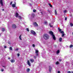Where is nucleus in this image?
Instances as JSON below:
<instances>
[{
  "instance_id": "obj_1",
  "label": "nucleus",
  "mask_w": 73,
  "mask_h": 73,
  "mask_svg": "<svg viewBox=\"0 0 73 73\" xmlns=\"http://www.w3.org/2000/svg\"><path fill=\"white\" fill-rule=\"evenodd\" d=\"M49 34H50L52 36V37L54 40H56V37L55 36H54V35H53V33L52 31H50L49 32Z\"/></svg>"
},
{
  "instance_id": "obj_39",
  "label": "nucleus",
  "mask_w": 73,
  "mask_h": 73,
  "mask_svg": "<svg viewBox=\"0 0 73 73\" xmlns=\"http://www.w3.org/2000/svg\"><path fill=\"white\" fill-rule=\"evenodd\" d=\"M44 24H46V21L44 22Z\"/></svg>"
},
{
  "instance_id": "obj_50",
  "label": "nucleus",
  "mask_w": 73,
  "mask_h": 73,
  "mask_svg": "<svg viewBox=\"0 0 73 73\" xmlns=\"http://www.w3.org/2000/svg\"><path fill=\"white\" fill-rule=\"evenodd\" d=\"M2 11H4V9H2Z\"/></svg>"
},
{
  "instance_id": "obj_38",
  "label": "nucleus",
  "mask_w": 73,
  "mask_h": 73,
  "mask_svg": "<svg viewBox=\"0 0 73 73\" xmlns=\"http://www.w3.org/2000/svg\"><path fill=\"white\" fill-rule=\"evenodd\" d=\"M67 73H71V72L70 71H68Z\"/></svg>"
},
{
  "instance_id": "obj_10",
  "label": "nucleus",
  "mask_w": 73,
  "mask_h": 73,
  "mask_svg": "<svg viewBox=\"0 0 73 73\" xmlns=\"http://www.w3.org/2000/svg\"><path fill=\"white\" fill-rule=\"evenodd\" d=\"M30 60V61L31 62H34V61H35V60H34L32 59H31Z\"/></svg>"
},
{
  "instance_id": "obj_47",
  "label": "nucleus",
  "mask_w": 73,
  "mask_h": 73,
  "mask_svg": "<svg viewBox=\"0 0 73 73\" xmlns=\"http://www.w3.org/2000/svg\"><path fill=\"white\" fill-rule=\"evenodd\" d=\"M50 27H52V26L50 25Z\"/></svg>"
},
{
  "instance_id": "obj_29",
  "label": "nucleus",
  "mask_w": 73,
  "mask_h": 73,
  "mask_svg": "<svg viewBox=\"0 0 73 73\" xmlns=\"http://www.w3.org/2000/svg\"><path fill=\"white\" fill-rule=\"evenodd\" d=\"M64 35H65V34H62V37H64Z\"/></svg>"
},
{
  "instance_id": "obj_11",
  "label": "nucleus",
  "mask_w": 73,
  "mask_h": 73,
  "mask_svg": "<svg viewBox=\"0 0 73 73\" xmlns=\"http://www.w3.org/2000/svg\"><path fill=\"white\" fill-rule=\"evenodd\" d=\"M27 64L29 66H31V63L29 60H27Z\"/></svg>"
},
{
  "instance_id": "obj_8",
  "label": "nucleus",
  "mask_w": 73,
  "mask_h": 73,
  "mask_svg": "<svg viewBox=\"0 0 73 73\" xmlns=\"http://www.w3.org/2000/svg\"><path fill=\"white\" fill-rule=\"evenodd\" d=\"M12 7L13 8H15L16 7V3H15V4H13L12 5Z\"/></svg>"
},
{
  "instance_id": "obj_52",
  "label": "nucleus",
  "mask_w": 73,
  "mask_h": 73,
  "mask_svg": "<svg viewBox=\"0 0 73 73\" xmlns=\"http://www.w3.org/2000/svg\"><path fill=\"white\" fill-rule=\"evenodd\" d=\"M71 73H73V72H71Z\"/></svg>"
},
{
  "instance_id": "obj_33",
  "label": "nucleus",
  "mask_w": 73,
  "mask_h": 73,
  "mask_svg": "<svg viewBox=\"0 0 73 73\" xmlns=\"http://www.w3.org/2000/svg\"><path fill=\"white\" fill-rule=\"evenodd\" d=\"M17 56L18 57H19L20 56V54H17Z\"/></svg>"
},
{
  "instance_id": "obj_18",
  "label": "nucleus",
  "mask_w": 73,
  "mask_h": 73,
  "mask_svg": "<svg viewBox=\"0 0 73 73\" xmlns=\"http://www.w3.org/2000/svg\"><path fill=\"white\" fill-rule=\"evenodd\" d=\"M36 51H35V53H38V50H35Z\"/></svg>"
},
{
  "instance_id": "obj_22",
  "label": "nucleus",
  "mask_w": 73,
  "mask_h": 73,
  "mask_svg": "<svg viewBox=\"0 0 73 73\" xmlns=\"http://www.w3.org/2000/svg\"><path fill=\"white\" fill-rule=\"evenodd\" d=\"M49 6H50V7H52V5H51V4L49 3Z\"/></svg>"
},
{
  "instance_id": "obj_25",
  "label": "nucleus",
  "mask_w": 73,
  "mask_h": 73,
  "mask_svg": "<svg viewBox=\"0 0 73 73\" xmlns=\"http://www.w3.org/2000/svg\"><path fill=\"white\" fill-rule=\"evenodd\" d=\"M58 30L59 31H61V29H60V28H58Z\"/></svg>"
},
{
  "instance_id": "obj_41",
  "label": "nucleus",
  "mask_w": 73,
  "mask_h": 73,
  "mask_svg": "<svg viewBox=\"0 0 73 73\" xmlns=\"http://www.w3.org/2000/svg\"><path fill=\"white\" fill-rule=\"evenodd\" d=\"M33 47H35V44H33Z\"/></svg>"
},
{
  "instance_id": "obj_9",
  "label": "nucleus",
  "mask_w": 73,
  "mask_h": 73,
  "mask_svg": "<svg viewBox=\"0 0 73 73\" xmlns=\"http://www.w3.org/2000/svg\"><path fill=\"white\" fill-rule=\"evenodd\" d=\"M16 28V26L15 25H13V28L14 29Z\"/></svg>"
},
{
  "instance_id": "obj_3",
  "label": "nucleus",
  "mask_w": 73,
  "mask_h": 73,
  "mask_svg": "<svg viewBox=\"0 0 73 73\" xmlns=\"http://www.w3.org/2000/svg\"><path fill=\"white\" fill-rule=\"evenodd\" d=\"M31 32L33 35H35L36 34V32L33 30H31Z\"/></svg>"
},
{
  "instance_id": "obj_7",
  "label": "nucleus",
  "mask_w": 73,
  "mask_h": 73,
  "mask_svg": "<svg viewBox=\"0 0 73 73\" xmlns=\"http://www.w3.org/2000/svg\"><path fill=\"white\" fill-rule=\"evenodd\" d=\"M15 59H11V62H12V63H13V62H15Z\"/></svg>"
},
{
  "instance_id": "obj_42",
  "label": "nucleus",
  "mask_w": 73,
  "mask_h": 73,
  "mask_svg": "<svg viewBox=\"0 0 73 73\" xmlns=\"http://www.w3.org/2000/svg\"><path fill=\"white\" fill-rule=\"evenodd\" d=\"M4 48H7V46H4Z\"/></svg>"
},
{
  "instance_id": "obj_13",
  "label": "nucleus",
  "mask_w": 73,
  "mask_h": 73,
  "mask_svg": "<svg viewBox=\"0 0 73 73\" xmlns=\"http://www.w3.org/2000/svg\"><path fill=\"white\" fill-rule=\"evenodd\" d=\"M62 38H60L59 39V42H61V41H62Z\"/></svg>"
},
{
  "instance_id": "obj_49",
  "label": "nucleus",
  "mask_w": 73,
  "mask_h": 73,
  "mask_svg": "<svg viewBox=\"0 0 73 73\" xmlns=\"http://www.w3.org/2000/svg\"><path fill=\"white\" fill-rule=\"evenodd\" d=\"M8 59H9V60H10V59H11V58H8Z\"/></svg>"
},
{
  "instance_id": "obj_12",
  "label": "nucleus",
  "mask_w": 73,
  "mask_h": 73,
  "mask_svg": "<svg viewBox=\"0 0 73 73\" xmlns=\"http://www.w3.org/2000/svg\"><path fill=\"white\" fill-rule=\"evenodd\" d=\"M52 67H50V68H49V72H51V70H52Z\"/></svg>"
},
{
  "instance_id": "obj_4",
  "label": "nucleus",
  "mask_w": 73,
  "mask_h": 73,
  "mask_svg": "<svg viewBox=\"0 0 73 73\" xmlns=\"http://www.w3.org/2000/svg\"><path fill=\"white\" fill-rule=\"evenodd\" d=\"M15 15L16 17H18L19 16V13H16L15 14Z\"/></svg>"
},
{
  "instance_id": "obj_16",
  "label": "nucleus",
  "mask_w": 73,
  "mask_h": 73,
  "mask_svg": "<svg viewBox=\"0 0 73 73\" xmlns=\"http://www.w3.org/2000/svg\"><path fill=\"white\" fill-rule=\"evenodd\" d=\"M70 27H72V26H73V23H70Z\"/></svg>"
},
{
  "instance_id": "obj_6",
  "label": "nucleus",
  "mask_w": 73,
  "mask_h": 73,
  "mask_svg": "<svg viewBox=\"0 0 73 73\" xmlns=\"http://www.w3.org/2000/svg\"><path fill=\"white\" fill-rule=\"evenodd\" d=\"M33 24L34 26H35V27H38V25L37 24V23L36 22H35L33 23Z\"/></svg>"
},
{
  "instance_id": "obj_5",
  "label": "nucleus",
  "mask_w": 73,
  "mask_h": 73,
  "mask_svg": "<svg viewBox=\"0 0 73 73\" xmlns=\"http://www.w3.org/2000/svg\"><path fill=\"white\" fill-rule=\"evenodd\" d=\"M0 3L1 6H3V0H0Z\"/></svg>"
},
{
  "instance_id": "obj_31",
  "label": "nucleus",
  "mask_w": 73,
  "mask_h": 73,
  "mask_svg": "<svg viewBox=\"0 0 73 73\" xmlns=\"http://www.w3.org/2000/svg\"><path fill=\"white\" fill-rule=\"evenodd\" d=\"M1 72H4V69H1Z\"/></svg>"
},
{
  "instance_id": "obj_35",
  "label": "nucleus",
  "mask_w": 73,
  "mask_h": 73,
  "mask_svg": "<svg viewBox=\"0 0 73 73\" xmlns=\"http://www.w3.org/2000/svg\"><path fill=\"white\" fill-rule=\"evenodd\" d=\"M60 33H64V31H60Z\"/></svg>"
},
{
  "instance_id": "obj_2",
  "label": "nucleus",
  "mask_w": 73,
  "mask_h": 73,
  "mask_svg": "<svg viewBox=\"0 0 73 73\" xmlns=\"http://www.w3.org/2000/svg\"><path fill=\"white\" fill-rule=\"evenodd\" d=\"M43 37L45 40H48L49 38V35L48 34H45L43 35Z\"/></svg>"
},
{
  "instance_id": "obj_46",
  "label": "nucleus",
  "mask_w": 73,
  "mask_h": 73,
  "mask_svg": "<svg viewBox=\"0 0 73 73\" xmlns=\"http://www.w3.org/2000/svg\"><path fill=\"white\" fill-rule=\"evenodd\" d=\"M8 43L9 44H11L10 42H8Z\"/></svg>"
},
{
  "instance_id": "obj_23",
  "label": "nucleus",
  "mask_w": 73,
  "mask_h": 73,
  "mask_svg": "<svg viewBox=\"0 0 73 73\" xmlns=\"http://www.w3.org/2000/svg\"><path fill=\"white\" fill-rule=\"evenodd\" d=\"M56 65H58V64H59V62L57 61L56 63Z\"/></svg>"
},
{
  "instance_id": "obj_55",
  "label": "nucleus",
  "mask_w": 73,
  "mask_h": 73,
  "mask_svg": "<svg viewBox=\"0 0 73 73\" xmlns=\"http://www.w3.org/2000/svg\"><path fill=\"white\" fill-rule=\"evenodd\" d=\"M72 62H73V60L72 61Z\"/></svg>"
},
{
  "instance_id": "obj_43",
  "label": "nucleus",
  "mask_w": 73,
  "mask_h": 73,
  "mask_svg": "<svg viewBox=\"0 0 73 73\" xmlns=\"http://www.w3.org/2000/svg\"><path fill=\"white\" fill-rule=\"evenodd\" d=\"M67 20V18L65 17V20Z\"/></svg>"
},
{
  "instance_id": "obj_51",
  "label": "nucleus",
  "mask_w": 73,
  "mask_h": 73,
  "mask_svg": "<svg viewBox=\"0 0 73 73\" xmlns=\"http://www.w3.org/2000/svg\"><path fill=\"white\" fill-rule=\"evenodd\" d=\"M3 67L4 68H5V66H3Z\"/></svg>"
},
{
  "instance_id": "obj_20",
  "label": "nucleus",
  "mask_w": 73,
  "mask_h": 73,
  "mask_svg": "<svg viewBox=\"0 0 73 73\" xmlns=\"http://www.w3.org/2000/svg\"><path fill=\"white\" fill-rule=\"evenodd\" d=\"M2 31H3V32H4V31H5V29H4V28H3L2 29Z\"/></svg>"
},
{
  "instance_id": "obj_54",
  "label": "nucleus",
  "mask_w": 73,
  "mask_h": 73,
  "mask_svg": "<svg viewBox=\"0 0 73 73\" xmlns=\"http://www.w3.org/2000/svg\"><path fill=\"white\" fill-rule=\"evenodd\" d=\"M67 46V47H68V46Z\"/></svg>"
},
{
  "instance_id": "obj_32",
  "label": "nucleus",
  "mask_w": 73,
  "mask_h": 73,
  "mask_svg": "<svg viewBox=\"0 0 73 73\" xmlns=\"http://www.w3.org/2000/svg\"><path fill=\"white\" fill-rule=\"evenodd\" d=\"M36 11V10L35 9H34L33 10V11L34 12H35Z\"/></svg>"
},
{
  "instance_id": "obj_15",
  "label": "nucleus",
  "mask_w": 73,
  "mask_h": 73,
  "mask_svg": "<svg viewBox=\"0 0 73 73\" xmlns=\"http://www.w3.org/2000/svg\"><path fill=\"white\" fill-rule=\"evenodd\" d=\"M60 53V50H58L56 52V54H58Z\"/></svg>"
},
{
  "instance_id": "obj_48",
  "label": "nucleus",
  "mask_w": 73,
  "mask_h": 73,
  "mask_svg": "<svg viewBox=\"0 0 73 73\" xmlns=\"http://www.w3.org/2000/svg\"><path fill=\"white\" fill-rule=\"evenodd\" d=\"M34 58H36V57L35 56H34Z\"/></svg>"
},
{
  "instance_id": "obj_27",
  "label": "nucleus",
  "mask_w": 73,
  "mask_h": 73,
  "mask_svg": "<svg viewBox=\"0 0 73 73\" xmlns=\"http://www.w3.org/2000/svg\"><path fill=\"white\" fill-rule=\"evenodd\" d=\"M32 16L33 17H34L35 16V14H33L32 15Z\"/></svg>"
},
{
  "instance_id": "obj_37",
  "label": "nucleus",
  "mask_w": 73,
  "mask_h": 73,
  "mask_svg": "<svg viewBox=\"0 0 73 73\" xmlns=\"http://www.w3.org/2000/svg\"><path fill=\"white\" fill-rule=\"evenodd\" d=\"M26 30L28 32H29V29H26Z\"/></svg>"
},
{
  "instance_id": "obj_40",
  "label": "nucleus",
  "mask_w": 73,
  "mask_h": 73,
  "mask_svg": "<svg viewBox=\"0 0 73 73\" xmlns=\"http://www.w3.org/2000/svg\"><path fill=\"white\" fill-rule=\"evenodd\" d=\"M66 10H64V13H66Z\"/></svg>"
},
{
  "instance_id": "obj_21",
  "label": "nucleus",
  "mask_w": 73,
  "mask_h": 73,
  "mask_svg": "<svg viewBox=\"0 0 73 73\" xmlns=\"http://www.w3.org/2000/svg\"><path fill=\"white\" fill-rule=\"evenodd\" d=\"M55 13L56 15H57V11H56V10H55Z\"/></svg>"
},
{
  "instance_id": "obj_28",
  "label": "nucleus",
  "mask_w": 73,
  "mask_h": 73,
  "mask_svg": "<svg viewBox=\"0 0 73 73\" xmlns=\"http://www.w3.org/2000/svg\"><path fill=\"white\" fill-rule=\"evenodd\" d=\"M18 17L20 19H21L22 18H21V16H19V17Z\"/></svg>"
},
{
  "instance_id": "obj_44",
  "label": "nucleus",
  "mask_w": 73,
  "mask_h": 73,
  "mask_svg": "<svg viewBox=\"0 0 73 73\" xmlns=\"http://www.w3.org/2000/svg\"><path fill=\"white\" fill-rule=\"evenodd\" d=\"M58 73H60V71H58Z\"/></svg>"
},
{
  "instance_id": "obj_30",
  "label": "nucleus",
  "mask_w": 73,
  "mask_h": 73,
  "mask_svg": "<svg viewBox=\"0 0 73 73\" xmlns=\"http://www.w3.org/2000/svg\"><path fill=\"white\" fill-rule=\"evenodd\" d=\"M19 39L21 40V35H20L19 36Z\"/></svg>"
},
{
  "instance_id": "obj_34",
  "label": "nucleus",
  "mask_w": 73,
  "mask_h": 73,
  "mask_svg": "<svg viewBox=\"0 0 73 73\" xmlns=\"http://www.w3.org/2000/svg\"><path fill=\"white\" fill-rule=\"evenodd\" d=\"M13 3V2H12V1H11L10 4V5H12V4Z\"/></svg>"
},
{
  "instance_id": "obj_14",
  "label": "nucleus",
  "mask_w": 73,
  "mask_h": 73,
  "mask_svg": "<svg viewBox=\"0 0 73 73\" xmlns=\"http://www.w3.org/2000/svg\"><path fill=\"white\" fill-rule=\"evenodd\" d=\"M29 71H30V69L29 68H27V72H29Z\"/></svg>"
},
{
  "instance_id": "obj_36",
  "label": "nucleus",
  "mask_w": 73,
  "mask_h": 73,
  "mask_svg": "<svg viewBox=\"0 0 73 73\" xmlns=\"http://www.w3.org/2000/svg\"><path fill=\"white\" fill-rule=\"evenodd\" d=\"M18 50L19 49L18 48H17L15 49V51H17V50Z\"/></svg>"
},
{
  "instance_id": "obj_45",
  "label": "nucleus",
  "mask_w": 73,
  "mask_h": 73,
  "mask_svg": "<svg viewBox=\"0 0 73 73\" xmlns=\"http://www.w3.org/2000/svg\"><path fill=\"white\" fill-rule=\"evenodd\" d=\"M59 61H62V60L61 59H60L59 60Z\"/></svg>"
},
{
  "instance_id": "obj_26",
  "label": "nucleus",
  "mask_w": 73,
  "mask_h": 73,
  "mask_svg": "<svg viewBox=\"0 0 73 73\" xmlns=\"http://www.w3.org/2000/svg\"><path fill=\"white\" fill-rule=\"evenodd\" d=\"M35 53L36 54V56H38V53Z\"/></svg>"
},
{
  "instance_id": "obj_19",
  "label": "nucleus",
  "mask_w": 73,
  "mask_h": 73,
  "mask_svg": "<svg viewBox=\"0 0 73 73\" xmlns=\"http://www.w3.org/2000/svg\"><path fill=\"white\" fill-rule=\"evenodd\" d=\"M9 48L10 50H12V47H10Z\"/></svg>"
},
{
  "instance_id": "obj_53",
  "label": "nucleus",
  "mask_w": 73,
  "mask_h": 73,
  "mask_svg": "<svg viewBox=\"0 0 73 73\" xmlns=\"http://www.w3.org/2000/svg\"><path fill=\"white\" fill-rule=\"evenodd\" d=\"M41 13L42 14V12H41Z\"/></svg>"
},
{
  "instance_id": "obj_17",
  "label": "nucleus",
  "mask_w": 73,
  "mask_h": 73,
  "mask_svg": "<svg viewBox=\"0 0 73 73\" xmlns=\"http://www.w3.org/2000/svg\"><path fill=\"white\" fill-rule=\"evenodd\" d=\"M73 45L72 44H71L70 46L69 47L70 48H72L73 47Z\"/></svg>"
},
{
  "instance_id": "obj_24",
  "label": "nucleus",
  "mask_w": 73,
  "mask_h": 73,
  "mask_svg": "<svg viewBox=\"0 0 73 73\" xmlns=\"http://www.w3.org/2000/svg\"><path fill=\"white\" fill-rule=\"evenodd\" d=\"M28 16H29V18H31V17L32 16V15H28Z\"/></svg>"
}]
</instances>
